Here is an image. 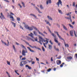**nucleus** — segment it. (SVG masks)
<instances>
[{"label":"nucleus","instance_id":"nucleus-1","mask_svg":"<svg viewBox=\"0 0 77 77\" xmlns=\"http://www.w3.org/2000/svg\"><path fill=\"white\" fill-rule=\"evenodd\" d=\"M29 36H30L32 38L34 39L35 41L38 42V39L37 38H35L33 36L34 35L32 33H31L30 34H29Z\"/></svg>","mask_w":77,"mask_h":77},{"label":"nucleus","instance_id":"nucleus-2","mask_svg":"<svg viewBox=\"0 0 77 77\" xmlns=\"http://www.w3.org/2000/svg\"><path fill=\"white\" fill-rule=\"evenodd\" d=\"M52 36H54V37L55 42H56L57 43H58V41L56 40L57 39V38H56V35H54V33H52Z\"/></svg>","mask_w":77,"mask_h":77},{"label":"nucleus","instance_id":"nucleus-3","mask_svg":"<svg viewBox=\"0 0 77 77\" xmlns=\"http://www.w3.org/2000/svg\"><path fill=\"white\" fill-rule=\"evenodd\" d=\"M55 33H56L57 34L58 37H59L60 39H61V40H63V41H64V42H65V40H64V39L62 38L61 37V36H60L59 35V34L57 32L55 31Z\"/></svg>","mask_w":77,"mask_h":77},{"label":"nucleus","instance_id":"nucleus-4","mask_svg":"<svg viewBox=\"0 0 77 77\" xmlns=\"http://www.w3.org/2000/svg\"><path fill=\"white\" fill-rule=\"evenodd\" d=\"M28 53V52L26 50L23 49L22 50V55H23V56H26V54L25 53Z\"/></svg>","mask_w":77,"mask_h":77},{"label":"nucleus","instance_id":"nucleus-5","mask_svg":"<svg viewBox=\"0 0 77 77\" xmlns=\"http://www.w3.org/2000/svg\"><path fill=\"white\" fill-rule=\"evenodd\" d=\"M26 39L28 40V41H30V40H31L32 41H33V42H35V40L32 38L30 37H29L28 36H26Z\"/></svg>","mask_w":77,"mask_h":77},{"label":"nucleus","instance_id":"nucleus-6","mask_svg":"<svg viewBox=\"0 0 77 77\" xmlns=\"http://www.w3.org/2000/svg\"><path fill=\"white\" fill-rule=\"evenodd\" d=\"M62 2L61 0H59L58 2L57 3V5H58V7H59V4L61 5V6H62Z\"/></svg>","mask_w":77,"mask_h":77},{"label":"nucleus","instance_id":"nucleus-7","mask_svg":"<svg viewBox=\"0 0 77 77\" xmlns=\"http://www.w3.org/2000/svg\"><path fill=\"white\" fill-rule=\"evenodd\" d=\"M40 39H41L42 41H44V42H47L46 43H45V44H47V43H48V41H47V40H45L44 39H43L42 38V37H39Z\"/></svg>","mask_w":77,"mask_h":77},{"label":"nucleus","instance_id":"nucleus-8","mask_svg":"<svg viewBox=\"0 0 77 77\" xmlns=\"http://www.w3.org/2000/svg\"><path fill=\"white\" fill-rule=\"evenodd\" d=\"M24 41V42H25L26 43V44H27V45H29L30 47H31V48H35V46H32L31 45H30L29 43L27 42L24 41Z\"/></svg>","mask_w":77,"mask_h":77},{"label":"nucleus","instance_id":"nucleus-9","mask_svg":"<svg viewBox=\"0 0 77 77\" xmlns=\"http://www.w3.org/2000/svg\"><path fill=\"white\" fill-rule=\"evenodd\" d=\"M56 63L57 65H59L61 64V61L58 60L57 61Z\"/></svg>","mask_w":77,"mask_h":77},{"label":"nucleus","instance_id":"nucleus-10","mask_svg":"<svg viewBox=\"0 0 77 77\" xmlns=\"http://www.w3.org/2000/svg\"><path fill=\"white\" fill-rule=\"evenodd\" d=\"M34 7L37 10L38 12L40 13V14H42V12L40 11V10H39V9L37 7L35 6Z\"/></svg>","mask_w":77,"mask_h":77},{"label":"nucleus","instance_id":"nucleus-11","mask_svg":"<svg viewBox=\"0 0 77 77\" xmlns=\"http://www.w3.org/2000/svg\"><path fill=\"white\" fill-rule=\"evenodd\" d=\"M1 15L2 16H0V17L1 18V19H2V20H3V19H5V17H4V15H3L2 13H1Z\"/></svg>","mask_w":77,"mask_h":77},{"label":"nucleus","instance_id":"nucleus-12","mask_svg":"<svg viewBox=\"0 0 77 77\" xmlns=\"http://www.w3.org/2000/svg\"><path fill=\"white\" fill-rule=\"evenodd\" d=\"M27 48H28V50H29V51L31 52H32V53H35V51H34L31 49H30V48L29 47H27Z\"/></svg>","mask_w":77,"mask_h":77},{"label":"nucleus","instance_id":"nucleus-13","mask_svg":"<svg viewBox=\"0 0 77 77\" xmlns=\"http://www.w3.org/2000/svg\"><path fill=\"white\" fill-rule=\"evenodd\" d=\"M71 36H73V31L72 30H71L69 32Z\"/></svg>","mask_w":77,"mask_h":77},{"label":"nucleus","instance_id":"nucleus-14","mask_svg":"<svg viewBox=\"0 0 77 77\" xmlns=\"http://www.w3.org/2000/svg\"><path fill=\"white\" fill-rule=\"evenodd\" d=\"M28 30H30V31H32V30H33V28L29 26V27L28 28Z\"/></svg>","mask_w":77,"mask_h":77},{"label":"nucleus","instance_id":"nucleus-15","mask_svg":"<svg viewBox=\"0 0 77 77\" xmlns=\"http://www.w3.org/2000/svg\"><path fill=\"white\" fill-rule=\"evenodd\" d=\"M30 15H31V16H32V17H34L35 18L37 19V18H36L37 17L36 15H35V14H30Z\"/></svg>","mask_w":77,"mask_h":77},{"label":"nucleus","instance_id":"nucleus-16","mask_svg":"<svg viewBox=\"0 0 77 77\" xmlns=\"http://www.w3.org/2000/svg\"><path fill=\"white\" fill-rule=\"evenodd\" d=\"M49 3H51V0H47L46 2L47 5H48Z\"/></svg>","mask_w":77,"mask_h":77},{"label":"nucleus","instance_id":"nucleus-17","mask_svg":"<svg viewBox=\"0 0 77 77\" xmlns=\"http://www.w3.org/2000/svg\"><path fill=\"white\" fill-rule=\"evenodd\" d=\"M67 59L68 60H71L72 59V57L71 56L68 57H67Z\"/></svg>","mask_w":77,"mask_h":77},{"label":"nucleus","instance_id":"nucleus-18","mask_svg":"<svg viewBox=\"0 0 77 77\" xmlns=\"http://www.w3.org/2000/svg\"><path fill=\"white\" fill-rule=\"evenodd\" d=\"M62 26L63 27V29H65L66 30H68V29H67V28H66V27L65 26V25L63 24H62Z\"/></svg>","mask_w":77,"mask_h":77},{"label":"nucleus","instance_id":"nucleus-19","mask_svg":"<svg viewBox=\"0 0 77 77\" xmlns=\"http://www.w3.org/2000/svg\"><path fill=\"white\" fill-rule=\"evenodd\" d=\"M26 68L28 67V69H32V68L30 66H29V65H26Z\"/></svg>","mask_w":77,"mask_h":77},{"label":"nucleus","instance_id":"nucleus-20","mask_svg":"<svg viewBox=\"0 0 77 77\" xmlns=\"http://www.w3.org/2000/svg\"><path fill=\"white\" fill-rule=\"evenodd\" d=\"M38 32L39 33V34H40V35H42V36H45V35L43 34V33L39 31V30H38Z\"/></svg>","mask_w":77,"mask_h":77},{"label":"nucleus","instance_id":"nucleus-21","mask_svg":"<svg viewBox=\"0 0 77 77\" xmlns=\"http://www.w3.org/2000/svg\"><path fill=\"white\" fill-rule=\"evenodd\" d=\"M48 46L49 49V50H51V49L52 48V46L50 45H49Z\"/></svg>","mask_w":77,"mask_h":77},{"label":"nucleus","instance_id":"nucleus-22","mask_svg":"<svg viewBox=\"0 0 77 77\" xmlns=\"http://www.w3.org/2000/svg\"><path fill=\"white\" fill-rule=\"evenodd\" d=\"M1 42H2V44H4L5 45H6V46H8V45H7L6 44V42H4L3 40H1Z\"/></svg>","mask_w":77,"mask_h":77},{"label":"nucleus","instance_id":"nucleus-23","mask_svg":"<svg viewBox=\"0 0 77 77\" xmlns=\"http://www.w3.org/2000/svg\"><path fill=\"white\" fill-rule=\"evenodd\" d=\"M11 23L13 25L14 27H15V26H16V23L13 22L12 21L11 22Z\"/></svg>","mask_w":77,"mask_h":77},{"label":"nucleus","instance_id":"nucleus-24","mask_svg":"<svg viewBox=\"0 0 77 77\" xmlns=\"http://www.w3.org/2000/svg\"><path fill=\"white\" fill-rule=\"evenodd\" d=\"M23 63L24 65H26V64H27V62L26 60L23 61Z\"/></svg>","mask_w":77,"mask_h":77},{"label":"nucleus","instance_id":"nucleus-25","mask_svg":"<svg viewBox=\"0 0 77 77\" xmlns=\"http://www.w3.org/2000/svg\"><path fill=\"white\" fill-rule=\"evenodd\" d=\"M24 27L26 29H28V28L29 27V25H25L24 26Z\"/></svg>","mask_w":77,"mask_h":77},{"label":"nucleus","instance_id":"nucleus-26","mask_svg":"<svg viewBox=\"0 0 77 77\" xmlns=\"http://www.w3.org/2000/svg\"><path fill=\"white\" fill-rule=\"evenodd\" d=\"M13 47L14 49V51L15 52H17V49H16V48H15V45H13Z\"/></svg>","mask_w":77,"mask_h":77},{"label":"nucleus","instance_id":"nucleus-27","mask_svg":"<svg viewBox=\"0 0 77 77\" xmlns=\"http://www.w3.org/2000/svg\"><path fill=\"white\" fill-rule=\"evenodd\" d=\"M10 18L12 19L11 20V21H14V20H14V17H13V16H11L10 17Z\"/></svg>","mask_w":77,"mask_h":77},{"label":"nucleus","instance_id":"nucleus-28","mask_svg":"<svg viewBox=\"0 0 77 77\" xmlns=\"http://www.w3.org/2000/svg\"><path fill=\"white\" fill-rule=\"evenodd\" d=\"M22 47V48H23L25 50H27V49L26 47L23 45L21 44L20 45Z\"/></svg>","mask_w":77,"mask_h":77},{"label":"nucleus","instance_id":"nucleus-29","mask_svg":"<svg viewBox=\"0 0 77 77\" xmlns=\"http://www.w3.org/2000/svg\"><path fill=\"white\" fill-rule=\"evenodd\" d=\"M41 41H42V40L40 39H39V41L38 42H39V44H41V45H42V43H41Z\"/></svg>","mask_w":77,"mask_h":77},{"label":"nucleus","instance_id":"nucleus-30","mask_svg":"<svg viewBox=\"0 0 77 77\" xmlns=\"http://www.w3.org/2000/svg\"><path fill=\"white\" fill-rule=\"evenodd\" d=\"M33 33L34 35L35 36H37V35H38V34L37 33V32L35 31H34L33 32Z\"/></svg>","mask_w":77,"mask_h":77},{"label":"nucleus","instance_id":"nucleus-31","mask_svg":"<svg viewBox=\"0 0 77 77\" xmlns=\"http://www.w3.org/2000/svg\"><path fill=\"white\" fill-rule=\"evenodd\" d=\"M47 18L49 19V20H53V19H52V18H51V17H50V16H47Z\"/></svg>","mask_w":77,"mask_h":77},{"label":"nucleus","instance_id":"nucleus-32","mask_svg":"<svg viewBox=\"0 0 77 77\" xmlns=\"http://www.w3.org/2000/svg\"><path fill=\"white\" fill-rule=\"evenodd\" d=\"M63 42H64V45L66 47V45H67V47H69V46L68 45V44H66V43L65 42V41H64H64H63Z\"/></svg>","mask_w":77,"mask_h":77},{"label":"nucleus","instance_id":"nucleus-33","mask_svg":"<svg viewBox=\"0 0 77 77\" xmlns=\"http://www.w3.org/2000/svg\"><path fill=\"white\" fill-rule=\"evenodd\" d=\"M32 28L34 29L35 30H38V29H37V28H36V27H34L33 26H32Z\"/></svg>","mask_w":77,"mask_h":77},{"label":"nucleus","instance_id":"nucleus-34","mask_svg":"<svg viewBox=\"0 0 77 77\" xmlns=\"http://www.w3.org/2000/svg\"><path fill=\"white\" fill-rule=\"evenodd\" d=\"M40 8L41 9H44V7H42V5H40Z\"/></svg>","mask_w":77,"mask_h":77},{"label":"nucleus","instance_id":"nucleus-35","mask_svg":"<svg viewBox=\"0 0 77 77\" xmlns=\"http://www.w3.org/2000/svg\"><path fill=\"white\" fill-rule=\"evenodd\" d=\"M46 28H47V29L49 30V31L50 32V33H51V31H50V28H49V27L48 26H46Z\"/></svg>","mask_w":77,"mask_h":77},{"label":"nucleus","instance_id":"nucleus-36","mask_svg":"<svg viewBox=\"0 0 77 77\" xmlns=\"http://www.w3.org/2000/svg\"><path fill=\"white\" fill-rule=\"evenodd\" d=\"M22 4L23 5V7L25 8V4H24V3L23 2H22Z\"/></svg>","mask_w":77,"mask_h":77},{"label":"nucleus","instance_id":"nucleus-37","mask_svg":"<svg viewBox=\"0 0 77 77\" xmlns=\"http://www.w3.org/2000/svg\"><path fill=\"white\" fill-rule=\"evenodd\" d=\"M17 20L18 21H20V18L19 17H17Z\"/></svg>","mask_w":77,"mask_h":77},{"label":"nucleus","instance_id":"nucleus-38","mask_svg":"<svg viewBox=\"0 0 77 77\" xmlns=\"http://www.w3.org/2000/svg\"><path fill=\"white\" fill-rule=\"evenodd\" d=\"M7 62L8 65H11V64L10 63V62H9L8 61H7Z\"/></svg>","mask_w":77,"mask_h":77},{"label":"nucleus","instance_id":"nucleus-39","mask_svg":"<svg viewBox=\"0 0 77 77\" xmlns=\"http://www.w3.org/2000/svg\"><path fill=\"white\" fill-rule=\"evenodd\" d=\"M55 50L56 51H59V50L57 48H56Z\"/></svg>","mask_w":77,"mask_h":77},{"label":"nucleus","instance_id":"nucleus-40","mask_svg":"<svg viewBox=\"0 0 77 77\" xmlns=\"http://www.w3.org/2000/svg\"><path fill=\"white\" fill-rule=\"evenodd\" d=\"M20 66H24V65H23V63H21L20 64Z\"/></svg>","mask_w":77,"mask_h":77},{"label":"nucleus","instance_id":"nucleus-41","mask_svg":"<svg viewBox=\"0 0 77 77\" xmlns=\"http://www.w3.org/2000/svg\"><path fill=\"white\" fill-rule=\"evenodd\" d=\"M51 69L50 68V69H49L48 70H47V71L48 72H50V71H51Z\"/></svg>","mask_w":77,"mask_h":77},{"label":"nucleus","instance_id":"nucleus-42","mask_svg":"<svg viewBox=\"0 0 77 77\" xmlns=\"http://www.w3.org/2000/svg\"><path fill=\"white\" fill-rule=\"evenodd\" d=\"M69 26L70 27H71L72 28H73V27L72 26L71 24H69Z\"/></svg>","mask_w":77,"mask_h":77},{"label":"nucleus","instance_id":"nucleus-43","mask_svg":"<svg viewBox=\"0 0 77 77\" xmlns=\"http://www.w3.org/2000/svg\"><path fill=\"white\" fill-rule=\"evenodd\" d=\"M26 57L23 58L22 59V60H26Z\"/></svg>","mask_w":77,"mask_h":77},{"label":"nucleus","instance_id":"nucleus-44","mask_svg":"<svg viewBox=\"0 0 77 77\" xmlns=\"http://www.w3.org/2000/svg\"><path fill=\"white\" fill-rule=\"evenodd\" d=\"M74 35H75V36L76 37H77V35H76V34H75V31L74 30Z\"/></svg>","mask_w":77,"mask_h":77},{"label":"nucleus","instance_id":"nucleus-45","mask_svg":"<svg viewBox=\"0 0 77 77\" xmlns=\"http://www.w3.org/2000/svg\"><path fill=\"white\" fill-rule=\"evenodd\" d=\"M42 50L43 51H45V49H44V47L43 46L42 47Z\"/></svg>","mask_w":77,"mask_h":77},{"label":"nucleus","instance_id":"nucleus-46","mask_svg":"<svg viewBox=\"0 0 77 77\" xmlns=\"http://www.w3.org/2000/svg\"><path fill=\"white\" fill-rule=\"evenodd\" d=\"M75 2H73V6H75Z\"/></svg>","mask_w":77,"mask_h":77},{"label":"nucleus","instance_id":"nucleus-47","mask_svg":"<svg viewBox=\"0 0 77 77\" xmlns=\"http://www.w3.org/2000/svg\"><path fill=\"white\" fill-rule=\"evenodd\" d=\"M49 42L52 45H53V42H51V40H50Z\"/></svg>","mask_w":77,"mask_h":77},{"label":"nucleus","instance_id":"nucleus-48","mask_svg":"<svg viewBox=\"0 0 77 77\" xmlns=\"http://www.w3.org/2000/svg\"><path fill=\"white\" fill-rule=\"evenodd\" d=\"M7 41L8 43L7 44V45H8V46H9V41H8V40H7Z\"/></svg>","mask_w":77,"mask_h":77},{"label":"nucleus","instance_id":"nucleus-49","mask_svg":"<svg viewBox=\"0 0 77 77\" xmlns=\"http://www.w3.org/2000/svg\"><path fill=\"white\" fill-rule=\"evenodd\" d=\"M35 58H36V60L37 61H38V62H39V58H37L36 57H35Z\"/></svg>","mask_w":77,"mask_h":77},{"label":"nucleus","instance_id":"nucleus-50","mask_svg":"<svg viewBox=\"0 0 77 77\" xmlns=\"http://www.w3.org/2000/svg\"><path fill=\"white\" fill-rule=\"evenodd\" d=\"M6 73L8 74V76H9V77H10V76L9 75V73L8 72H6Z\"/></svg>","mask_w":77,"mask_h":77},{"label":"nucleus","instance_id":"nucleus-51","mask_svg":"<svg viewBox=\"0 0 77 77\" xmlns=\"http://www.w3.org/2000/svg\"><path fill=\"white\" fill-rule=\"evenodd\" d=\"M58 11L59 13H60V14H62V11H61V10H59V9Z\"/></svg>","mask_w":77,"mask_h":77},{"label":"nucleus","instance_id":"nucleus-52","mask_svg":"<svg viewBox=\"0 0 77 77\" xmlns=\"http://www.w3.org/2000/svg\"><path fill=\"white\" fill-rule=\"evenodd\" d=\"M69 17H65V18H66L68 20H70V17L69 18Z\"/></svg>","mask_w":77,"mask_h":77},{"label":"nucleus","instance_id":"nucleus-53","mask_svg":"<svg viewBox=\"0 0 77 77\" xmlns=\"http://www.w3.org/2000/svg\"><path fill=\"white\" fill-rule=\"evenodd\" d=\"M43 33H45V34H46V35H47V32L45 31H44Z\"/></svg>","mask_w":77,"mask_h":77},{"label":"nucleus","instance_id":"nucleus-54","mask_svg":"<svg viewBox=\"0 0 77 77\" xmlns=\"http://www.w3.org/2000/svg\"><path fill=\"white\" fill-rule=\"evenodd\" d=\"M51 62H53V57H51Z\"/></svg>","mask_w":77,"mask_h":77},{"label":"nucleus","instance_id":"nucleus-55","mask_svg":"<svg viewBox=\"0 0 77 77\" xmlns=\"http://www.w3.org/2000/svg\"><path fill=\"white\" fill-rule=\"evenodd\" d=\"M19 6H20V8H22V6H21V5H20V4H18Z\"/></svg>","mask_w":77,"mask_h":77},{"label":"nucleus","instance_id":"nucleus-56","mask_svg":"<svg viewBox=\"0 0 77 77\" xmlns=\"http://www.w3.org/2000/svg\"><path fill=\"white\" fill-rule=\"evenodd\" d=\"M69 17L70 18L71 22H72V20H71V15H69Z\"/></svg>","mask_w":77,"mask_h":77},{"label":"nucleus","instance_id":"nucleus-57","mask_svg":"<svg viewBox=\"0 0 77 77\" xmlns=\"http://www.w3.org/2000/svg\"><path fill=\"white\" fill-rule=\"evenodd\" d=\"M57 26H58V27L59 28H60V25H59V24H57Z\"/></svg>","mask_w":77,"mask_h":77},{"label":"nucleus","instance_id":"nucleus-58","mask_svg":"<svg viewBox=\"0 0 77 77\" xmlns=\"http://www.w3.org/2000/svg\"><path fill=\"white\" fill-rule=\"evenodd\" d=\"M35 63V61H32V65H33Z\"/></svg>","mask_w":77,"mask_h":77},{"label":"nucleus","instance_id":"nucleus-59","mask_svg":"<svg viewBox=\"0 0 77 77\" xmlns=\"http://www.w3.org/2000/svg\"><path fill=\"white\" fill-rule=\"evenodd\" d=\"M34 48H35V49H38V47L36 46H34Z\"/></svg>","mask_w":77,"mask_h":77},{"label":"nucleus","instance_id":"nucleus-60","mask_svg":"<svg viewBox=\"0 0 77 77\" xmlns=\"http://www.w3.org/2000/svg\"><path fill=\"white\" fill-rule=\"evenodd\" d=\"M16 44H17V45H20V44L18 43H17V42H16Z\"/></svg>","mask_w":77,"mask_h":77},{"label":"nucleus","instance_id":"nucleus-61","mask_svg":"<svg viewBox=\"0 0 77 77\" xmlns=\"http://www.w3.org/2000/svg\"><path fill=\"white\" fill-rule=\"evenodd\" d=\"M63 64H61L60 65V67H61V68H62V67H63Z\"/></svg>","mask_w":77,"mask_h":77},{"label":"nucleus","instance_id":"nucleus-62","mask_svg":"<svg viewBox=\"0 0 77 77\" xmlns=\"http://www.w3.org/2000/svg\"><path fill=\"white\" fill-rule=\"evenodd\" d=\"M11 15H14V14L12 12H11L10 13Z\"/></svg>","mask_w":77,"mask_h":77},{"label":"nucleus","instance_id":"nucleus-63","mask_svg":"<svg viewBox=\"0 0 77 77\" xmlns=\"http://www.w3.org/2000/svg\"><path fill=\"white\" fill-rule=\"evenodd\" d=\"M41 72H43V73H45V72L44 70H42Z\"/></svg>","mask_w":77,"mask_h":77},{"label":"nucleus","instance_id":"nucleus-64","mask_svg":"<svg viewBox=\"0 0 77 77\" xmlns=\"http://www.w3.org/2000/svg\"><path fill=\"white\" fill-rule=\"evenodd\" d=\"M75 57H76V58H77V54H75Z\"/></svg>","mask_w":77,"mask_h":77}]
</instances>
